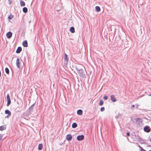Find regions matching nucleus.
I'll use <instances>...</instances> for the list:
<instances>
[{
    "instance_id": "nucleus-15",
    "label": "nucleus",
    "mask_w": 151,
    "mask_h": 151,
    "mask_svg": "<svg viewBox=\"0 0 151 151\" xmlns=\"http://www.w3.org/2000/svg\"><path fill=\"white\" fill-rule=\"evenodd\" d=\"M6 126L5 125H3L0 127V130L2 131L5 129Z\"/></svg>"
},
{
    "instance_id": "nucleus-5",
    "label": "nucleus",
    "mask_w": 151,
    "mask_h": 151,
    "mask_svg": "<svg viewBox=\"0 0 151 151\" xmlns=\"http://www.w3.org/2000/svg\"><path fill=\"white\" fill-rule=\"evenodd\" d=\"M12 33L11 32H9L6 33V36L8 38H10L12 36Z\"/></svg>"
},
{
    "instance_id": "nucleus-23",
    "label": "nucleus",
    "mask_w": 151,
    "mask_h": 151,
    "mask_svg": "<svg viewBox=\"0 0 151 151\" xmlns=\"http://www.w3.org/2000/svg\"><path fill=\"white\" fill-rule=\"evenodd\" d=\"M67 84H68V86L69 85L70 87L71 84L70 82L69 81V80L67 79Z\"/></svg>"
},
{
    "instance_id": "nucleus-9",
    "label": "nucleus",
    "mask_w": 151,
    "mask_h": 151,
    "mask_svg": "<svg viewBox=\"0 0 151 151\" xmlns=\"http://www.w3.org/2000/svg\"><path fill=\"white\" fill-rule=\"evenodd\" d=\"M5 113L6 114H8L7 117H9L11 115V113L9 110H6L5 111Z\"/></svg>"
},
{
    "instance_id": "nucleus-3",
    "label": "nucleus",
    "mask_w": 151,
    "mask_h": 151,
    "mask_svg": "<svg viewBox=\"0 0 151 151\" xmlns=\"http://www.w3.org/2000/svg\"><path fill=\"white\" fill-rule=\"evenodd\" d=\"M84 139V136L83 135H78L77 137V139L78 141H81Z\"/></svg>"
},
{
    "instance_id": "nucleus-34",
    "label": "nucleus",
    "mask_w": 151,
    "mask_h": 151,
    "mask_svg": "<svg viewBox=\"0 0 151 151\" xmlns=\"http://www.w3.org/2000/svg\"><path fill=\"white\" fill-rule=\"evenodd\" d=\"M144 95H143L142 96H140L139 97H142Z\"/></svg>"
},
{
    "instance_id": "nucleus-2",
    "label": "nucleus",
    "mask_w": 151,
    "mask_h": 151,
    "mask_svg": "<svg viewBox=\"0 0 151 151\" xmlns=\"http://www.w3.org/2000/svg\"><path fill=\"white\" fill-rule=\"evenodd\" d=\"M144 131L147 133L151 131V129L148 126H146L144 127Z\"/></svg>"
},
{
    "instance_id": "nucleus-25",
    "label": "nucleus",
    "mask_w": 151,
    "mask_h": 151,
    "mask_svg": "<svg viewBox=\"0 0 151 151\" xmlns=\"http://www.w3.org/2000/svg\"><path fill=\"white\" fill-rule=\"evenodd\" d=\"M13 17V16L11 15V14H10V15H9L8 17V18L9 19H12Z\"/></svg>"
},
{
    "instance_id": "nucleus-33",
    "label": "nucleus",
    "mask_w": 151,
    "mask_h": 151,
    "mask_svg": "<svg viewBox=\"0 0 151 151\" xmlns=\"http://www.w3.org/2000/svg\"><path fill=\"white\" fill-rule=\"evenodd\" d=\"M66 59H67V62L68 60V58H67H67H66Z\"/></svg>"
},
{
    "instance_id": "nucleus-7",
    "label": "nucleus",
    "mask_w": 151,
    "mask_h": 151,
    "mask_svg": "<svg viewBox=\"0 0 151 151\" xmlns=\"http://www.w3.org/2000/svg\"><path fill=\"white\" fill-rule=\"evenodd\" d=\"M111 99L113 102H114L116 101V99L114 95H112L111 96Z\"/></svg>"
},
{
    "instance_id": "nucleus-13",
    "label": "nucleus",
    "mask_w": 151,
    "mask_h": 151,
    "mask_svg": "<svg viewBox=\"0 0 151 151\" xmlns=\"http://www.w3.org/2000/svg\"><path fill=\"white\" fill-rule=\"evenodd\" d=\"M22 48L21 47H18L16 51V52L17 53H19L21 52V51H22Z\"/></svg>"
},
{
    "instance_id": "nucleus-14",
    "label": "nucleus",
    "mask_w": 151,
    "mask_h": 151,
    "mask_svg": "<svg viewBox=\"0 0 151 151\" xmlns=\"http://www.w3.org/2000/svg\"><path fill=\"white\" fill-rule=\"evenodd\" d=\"M70 31L72 33H74L75 32V29L73 27H71L70 29Z\"/></svg>"
},
{
    "instance_id": "nucleus-35",
    "label": "nucleus",
    "mask_w": 151,
    "mask_h": 151,
    "mask_svg": "<svg viewBox=\"0 0 151 151\" xmlns=\"http://www.w3.org/2000/svg\"><path fill=\"white\" fill-rule=\"evenodd\" d=\"M11 2H12L11 1H10L9 2V3L10 4H11Z\"/></svg>"
},
{
    "instance_id": "nucleus-29",
    "label": "nucleus",
    "mask_w": 151,
    "mask_h": 151,
    "mask_svg": "<svg viewBox=\"0 0 151 151\" xmlns=\"http://www.w3.org/2000/svg\"><path fill=\"white\" fill-rule=\"evenodd\" d=\"M127 136H130V133L129 132H127Z\"/></svg>"
},
{
    "instance_id": "nucleus-16",
    "label": "nucleus",
    "mask_w": 151,
    "mask_h": 151,
    "mask_svg": "<svg viewBox=\"0 0 151 151\" xmlns=\"http://www.w3.org/2000/svg\"><path fill=\"white\" fill-rule=\"evenodd\" d=\"M77 124L76 123L74 122L73 123L72 125V127L73 128H74L77 127Z\"/></svg>"
},
{
    "instance_id": "nucleus-12",
    "label": "nucleus",
    "mask_w": 151,
    "mask_h": 151,
    "mask_svg": "<svg viewBox=\"0 0 151 151\" xmlns=\"http://www.w3.org/2000/svg\"><path fill=\"white\" fill-rule=\"evenodd\" d=\"M77 114L79 115H81L83 114V111L81 109L78 110L77 111Z\"/></svg>"
},
{
    "instance_id": "nucleus-36",
    "label": "nucleus",
    "mask_w": 151,
    "mask_h": 151,
    "mask_svg": "<svg viewBox=\"0 0 151 151\" xmlns=\"http://www.w3.org/2000/svg\"><path fill=\"white\" fill-rule=\"evenodd\" d=\"M148 96H151V94L149 95Z\"/></svg>"
},
{
    "instance_id": "nucleus-11",
    "label": "nucleus",
    "mask_w": 151,
    "mask_h": 151,
    "mask_svg": "<svg viewBox=\"0 0 151 151\" xmlns=\"http://www.w3.org/2000/svg\"><path fill=\"white\" fill-rule=\"evenodd\" d=\"M23 45L25 47L28 46V43L27 40H25L22 43Z\"/></svg>"
},
{
    "instance_id": "nucleus-26",
    "label": "nucleus",
    "mask_w": 151,
    "mask_h": 151,
    "mask_svg": "<svg viewBox=\"0 0 151 151\" xmlns=\"http://www.w3.org/2000/svg\"><path fill=\"white\" fill-rule=\"evenodd\" d=\"M104 110L105 108L104 107H101L100 109V111H104Z\"/></svg>"
},
{
    "instance_id": "nucleus-10",
    "label": "nucleus",
    "mask_w": 151,
    "mask_h": 151,
    "mask_svg": "<svg viewBox=\"0 0 151 151\" xmlns=\"http://www.w3.org/2000/svg\"><path fill=\"white\" fill-rule=\"evenodd\" d=\"M136 139L139 142H143L144 141V140L138 135L136 137Z\"/></svg>"
},
{
    "instance_id": "nucleus-27",
    "label": "nucleus",
    "mask_w": 151,
    "mask_h": 151,
    "mask_svg": "<svg viewBox=\"0 0 151 151\" xmlns=\"http://www.w3.org/2000/svg\"><path fill=\"white\" fill-rule=\"evenodd\" d=\"M103 99L105 100H106L108 99V97L106 96H104Z\"/></svg>"
},
{
    "instance_id": "nucleus-19",
    "label": "nucleus",
    "mask_w": 151,
    "mask_h": 151,
    "mask_svg": "<svg viewBox=\"0 0 151 151\" xmlns=\"http://www.w3.org/2000/svg\"><path fill=\"white\" fill-rule=\"evenodd\" d=\"M23 11L24 13H26L27 12V9L26 7H24L23 8Z\"/></svg>"
},
{
    "instance_id": "nucleus-30",
    "label": "nucleus",
    "mask_w": 151,
    "mask_h": 151,
    "mask_svg": "<svg viewBox=\"0 0 151 151\" xmlns=\"http://www.w3.org/2000/svg\"><path fill=\"white\" fill-rule=\"evenodd\" d=\"M134 106H135L134 105H132L131 106V109H132L134 108Z\"/></svg>"
},
{
    "instance_id": "nucleus-4",
    "label": "nucleus",
    "mask_w": 151,
    "mask_h": 151,
    "mask_svg": "<svg viewBox=\"0 0 151 151\" xmlns=\"http://www.w3.org/2000/svg\"><path fill=\"white\" fill-rule=\"evenodd\" d=\"M16 64L17 67L19 68H20L21 65V63L19 59V58H17V59L16 62Z\"/></svg>"
},
{
    "instance_id": "nucleus-6",
    "label": "nucleus",
    "mask_w": 151,
    "mask_h": 151,
    "mask_svg": "<svg viewBox=\"0 0 151 151\" xmlns=\"http://www.w3.org/2000/svg\"><path fill=\"white\" fill-rule=\"evenodd\" d=\"M142 122V121H141V119L139 118H137L136 119V123L138 125L140 124Z\"/></svg>"
},
{
    "instance_id": "nucleus-18",
    "label": "nucleus",
    "mask_w": 151,
    "mask_h": 151,
    "mask_svg": "<svg viewBox=\"0 0 151 151\" xmlns=\"http://www.w3.org/2000/svg\"><path fill=\"white\" fill-rule=\"evenodd\" d=\"M38 149L39 150H41L43 148V145H42V144H39V145H38Z\"/></svg>"
},
{
    "instance_id": "nucleus-39",
    "label": "nucleus",
    "mask_w": 151,
    "mask_h": 151,
    "mask_svg": "<svg viewBox=\"0 0 151 151\" xmlns=\"http://www.w3.org/2000/svg\"><path fill=\"white\" fill-rule=\"evenodd\" d=\"M149 151H151V150H149Z\"/></svg>"
},
{
    "instance_id": "nucleus-8",
    "label": "nucleus",
    "mask_w": 151,
    "mask_h": 151,
    "mask_svg": "<svg viewBox=\"0 0 151 151\" xmlns=\"http://www.w3.org/2000/svg\"><path fill=\"white\" fill-rule=\"evenodd\" d=\"M72 136L71 135L68 134L67 135V140L68 141L71 140L72 139Z\"/></svg>"
},
{
    "instance_id": "nucleus-37",
    "label": "nucleus",
    "mask_w": 151,
    "mask_h": 151,
    "mask_svg": "<svg viewBox=\"0 0 151 151\" xmlns=\"http://www.w3.org/2000/svg\"><path fill=\"white\" fill-rule=\"evenodd\" d=\"M150 141L151 142V139H150Z\"/></svg>"
},
{
    "instance_id": "nucleus-38",
    "label": "nucleus",
    "mask_w": 151,
    "mask_h": 151,
    "mask_svg": "<svg viewBox=\"0 0 151 151\" xmlns=\"http://www.w3.org/2000/svg\"><path fill=\"white\" fill-rule=\"evenodd\" d=\"M138 106V105H137V106Z\"/></svg>"
},
{
    "instance_id": "nucleus-22",
    "label": "nucleus",
    "mask_w": 151,
    "mask_h": 151,
    "mask_svg": "<svg viewBox=\"0 0 151 151\" xmlns=\"http://www.w3.org/2000/svg\"><path fill=\"white\" fill-rule=\"evenodd\" d=\"M5 71L6 72V73L7 74H9V70L8 68H6L5 69Z\"/></svg>"
},
{
    "instance_id": "nucleus-32",
    "label": "nucleus",
    "mask_w": 151,
    "mask_h": 151,
    "mask_svg": "<svg viewBox=\"0 0 151 151\" xmlns=\"http://www.w3.org/2000/svg\"><path fill=\"white\" fill-rule=\"evenodd\" d=\"M66 59V54L65 53V59Z\"/></svg>"
},
{
    "instance_id": "nucleus-28",
    "label": "nucleus",
    "mask_w": 151,
    "mask_h": 151,
    "mask_svg": "<svg viewBox=\"0 0 151 151\" xmlns=\"http://www.w3.org/2000/svg\"><path fill=\"white\" fill-rule=\"evenodd\" d=\"M6 97H7V100L10 99V96H9V94H8L7 95Z\"/></svg>"
},
{
    "instance_id": "nucleus-24",
    "label": "nucleus",
    "mask_w": 151,
    "mask_h": 151,
    "mask_svg": "<svg viewBox=\"0 0 151 151\" xmlns=\"http://www.w3.org/2000/svg\"><path fill=\"white\" fill-rule=\"evenodd\" d=\"M11 99L7 100V103L6 104L7 106H9L11 104Z\"/></svg>"
},
{
    "instance_id": "nucleus-31",
    "label": "nucleus",
    "mask_w": 151,
    "mask_h": 151,
    "mask_svg": "<svg viewBox=\"0 0 151 151\" xmlns=\"http://www.w3.org/2000/svg\"><path fill=\"white\" fill-rule=\"evenodd\" d=\"M2 138V137L1 135H0V141L1 140Z\"/></svg>"
},
{
    "instance_id": "nucleus-1",
    "label": "nucleus",
    "mask_w": 151,
    "mask_h": 151,
    "mask_svg": "<svg viewBox=\"0 0 151 151\" xmlns=\"http://www.w3.org/2000/svg\"><path fill=\"white\" fill-rule=\"evenodd\" d=\"M76 69L78 73L81 77L83 78H86V74L83 69H80L77 68H76Z\"/></svg>"
},
{
    "instance_id": "nucleus-20",
    "label": "nucleus",
    "mask_w": 151,
    "mask_h": 151,
    "mask_svg": "<svg viewBox=\"0 0 151 151\" xmlns=\"http://www.w3.org/2000/svg\"><path fill=\"white\" fill-rule=\"evenodd\" d=\"M20 5L22 6H24L25 5V2L23 1H21L20 2Z\"/></svg>"
},
{
    "instance_id": "nucleus-21",
    "label": "nucleus",
    "mask_w": 151,
    "mask_h": 151,
    "mask_svg": "<svg viewBox=\"0 0 151 151\" xmlns=\"http://www.w3.org/2000/svg\"><path fill=\"white\" fill-rule=\"evenodd\" d=\"M103 103H104V102H103V101H102V100L101 99L100 100V102L99 104V106H101L102 105H103Z\"/></svg>"
},
{
    "instance_id": "nucleus-17",
    "label": "nucleus",
    "mask_w": 151,
    "mask_h": 151,
    "mask_svg": "<svg viewBox=\"0 0 151 151\" xmlns=\"http://www.w3.org/2000/svg\"><path fill=\"white\" fill-rule=\"evenodd\" d=\"M96 10L97 12H99L100 11L101 9L100 7L98 6H96L95 7Z\"/></svg>"
}]
</instances>
